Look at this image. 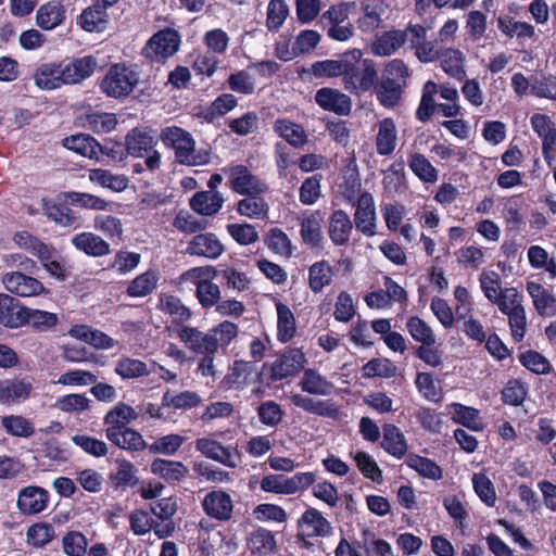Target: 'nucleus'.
Returning <instances> with one entry per match:
<instances>
[{"instance_id": "45", "label": "nucleus", "mask_w": 556, "mask_h": 556, "mask_svg": "<svg viewBox=\"0 0 556 556\" xmlns=\"http://www.w3.org/2000/svg\"><path fill=\"white\" fill-rule=\"evenodd\" d=\"M333 278V269L327 261L314 263L308 268V285L314 293H319L329 286Z\"/></svg>"}, {"instance_id": "38", "label": "nucleus", "mask_w": 556, "mask_h": 556, "mask_svg": "<svg viewBox=\"0 0 556 556\" xmlns=\"http://www.w3.org/2000/svg\"><path fill=\"white\" fill-rule=\"evenodd\" d=\"M277 339L282 343L289 342L295 334L296 325L292 311L283 303H276Z\"/></svg>"}, {"instance_id": "4", "label": "nucleus", "mask_w": 556, "mask_h": 556, "mask_svg": "<svg viewBox=\"0 0 556 556\" xmlns=\"http://www.w3.org/2000/svg\"><path fill=\"white\" fill-rule=\"evenodd\" d=\"M355 2H340L330 5L319 17V25L329 39L348 42L355 37L356 30L350 21Z\"/></svg>"}, {"instance_id": "39", "label": "nucleus", "mask_w": 556, "mask_h": 556, "mask_svg": "<svg viewBox=\"0 0 556 556\" xmlns=\"http://www.w3.org/2000/svg\"><path fill=\"white\" fill-rule=\"evenodd\" d=\"M109 14L93 4L85 9L77 17V24L86 31L100 33L106 28Z\"/></svg>"}, {"instance_id": "13", "label": "nucleus", "mask_w": 556, "mask_h": 556, "mask_svg": "<svg viewBox=\"0 0 556 556\" xmlns=\"http://www.w3.org/2000/svg\"><path fill=\"white\" fill-rule=\"evenodd\" d=\"M98 67V61L92 55L72 59L61 62L64 85L80 84L89 78Z\"/></svg>"}, {"instance_id": "17", "label": "nucleus", "mask_w": 556, "mask_h": 556, "mask_svg": "<svg viewBox=\"0 0 556 556\" xmlns=\"http://www.w3.org/2000/svg\"><path fill=\"white\" fill-rule=\"evenodd\" d=\"M384 8L375 0L361 1V14L356 20V28L363 34H374L382 25Z\"/></svg>"}, {"instance_id": "31", "label": "nucleus", "mask_w": 556, "mask_h": 556, "mask_svg": "<svg viewBox=\"0 0 556 556\" xmlns=\"http://www.w3.org/2000/svg\"><path fill=\"white\" fill-rule=\"evenodd\" d=\"M302 391L319 396H329L334 390V384L315 369H305L300 380Z\"/></svg>"}, {"instance_id": "48", "label": "nucleus", "mask_w": 556, "mask_h": 556, "mask_svg": "<svg viewBox=\"0 0 556 556\" xmlns=\"http://www.w3.org/2000/svg\"><path fill=\"white\" fill-rule=\"evenodd\" d=\"M248 548L252 554L267 555L276 548L275 536L266 529H256L248 538Z\"/></svg>"}, {"instance_id": "6", "label": "nucleus", "mask_w": 556, "mask_h": 556, "mask_svg": "<svg viewBox=\"0 0 556 556\" xmlns=\"http://www.w3.org/2000/svg\"><path fill=\"white\" fill-rule=\"evenodd\" d=\"M223 173L231 190L238 194H263L268 189L267 184L245 165L231 164L223 168Z\"/></svg>"}, {"instance_id": "54", "label": "nucleus", "mask_w": 556, "mask_h": 556, "mask_svg": "<svg viewBox=\"0 0 556 556\" xmlns=\"http://www.w3.org/2000/svg\"><path fill=\"white\" fill-rule=\"evenodd\" d=\"M23 319L24 325H29L39 331H47L58 324L56 314L29 307L25 308Z\"/></svg>"}, {"instance_id": "42", "label": "nucleus", "mask_w": 556, "mask_h": 556, "mask_svg": "<svg viewBox=\"0 0 556 556\" xmlns=\"http://www.w3.org/2000/svg\"><path fill=\"white\" fill-rule=\"evenodd\" d=\"M83 125L97 134H106L115 129L117 118L114 113L91 111L83 118Z\"/></svg>"}, {"instance_id": "52", "label": "nucleus", "mask_w": 556, "mask_h": 556, "mask_svg": "<svg viewBox=\"0 0 556 556\" xmlns=\"http://www.w3.org/2000/svg\"><path fill=\"white\" fill-rule=\"evenodd\" d=\"M442 70L456 79H463L466 75L464 70V54L456 49H446L441 55Z\"/></svg>"}, {"instance_id": "25", "label": "nucleus", "mask_w": 556, "mask_h": 556, "mask_svg": "<svg viewBox=\"0 0 556 556\" xmlns=\"http://www.w3.org/2000/svg\"><path fill=\"white\" fill-rule=\"evenodd\" d=\"M527 291L532 299L533 306L539 315L547 317L556 315V298L541 283L528 281Z\"/></svg>"}, {"instance_id": "61", "label": "nucleus", "mask_w": 556, "mask_h": 556, "mask_svg": "<svg viewBox=\"0 0 556 556\" xmlns=\"http://www.w3.org/2000/svg\"><path fill=\"white\" fill-rule=\"evenodd\" d=\"M492 304H495L505 315L523 308L522 295L514 287L504 288L496 300L492 302Z\"/></svg>"}, {"instance_id": "44", "label": "nucleus", "mask_w": 556, "mask_h": 556, "mask_svg": "<svg viewBox=\"0 0 556 556\" xmlns=\"http://www.w3.org/2000/svg\"><path fill=\"white\" fill-rule=\"evenodd\" d=\"M37 258L50 276L58 280H64L67 277L68 269L52 247L46 245Z\"/></svg>"}, {"instance_id": "30", "label": "nucleus", "mask_w": 556, "mask_h": 556, "mask_svg": "<svg viewBox=\"0 0 556 556\" xmlns=\"http://www.w3.org/2000/svg\"><path fill=\"white\" fill-rule=\"evenodd\" d=\"M273 129L280 138L294 148H301L308 141L307 134L302 125L288 118L276 119Z\"/></svg>"}, {"instance_id": "1", "label": "nucleus", "mask_w": 556, "mask_h": 556, "mask_svg": "<svg viewBox=\"0 0 556 556\" xmlns=\"http://www.w3.org/2000/svg\"><path fill=\"white\" fill-rule=\"evenodd\" d=\"M238 333V325L229 320H224L207 331L189 326L177 329L180 342L192 353L202 356L215 355L219 350L225 351Z\"/></svg>"}, {"instance_id": "49", "label": "nucleus", "mask_w": 556, "mask_h": 556, "mask_svg": "<svg viewBox=\"0 0 556 556\" xmlns=\"http://www.w3.org/2000/svg\"><path fill=\"white\" fill-rule=\"evenodd\" d=\"M498 29L509 38L514 36L518 38H533L535 36V28L533 25L522 21H516L507 16L497 18Z\"/></svg>"}, {"instance_id": "32", "label": "nucleus", "mask_w": 556, "mask_h": 556, "mask_svg": "<svg viewBox=\"0 0 556 556\" xmlns=\"http://www.w3.org/2000/svg\"><path fill=\"white\" fill-rule=\"evenodd\" d=\"M63 146L88 159H99V154L103 153L100 143L90 135L77 134L66 137L63 140Z\"/></svg>"}, {"instance_id": "24", "label": "nucleus", "mask_w": 556, "mask_h": 556, "mask_svg": "<svg viewBox=\"0 0 556 556\" xmlns=\"http://www.w3.org/2000/svg\"><path fill=\"white\" fill-rule=\"evenodd\" d=\"M35 85L41 90H53L64 85L61 63H43L33 75Z\"/></svg>"}, {"instance_id": "19", "label": "nucleus", "mask_w": 556, "mask_h": 556, "mask_svg": "<svg viewBox=\"0 0 556 556\" xmlns=\"http://www.w3.org/2000/svg\"><path fill=\"white\" fill-rule=\"evenodd\" d=\"M323 222L319 211L311 212L301 218V238L312 249H323L324 247Z\"/></svg>"}, {"instance_id": "64", "label": "nucleus", "mask_w": 556, "mask_h": 556, "mask_svg": "<svg viewBox=\"0 0 556 556\" xmlns=\"http://www.w3.org/2000/svg\"><path fill=\"white\" fill-rule=\"evenodd\" d=\"M63 551L67 556H85L88 541L86 536L78 531L67 532L62 540Z\"/></svg>"}, {"instance_id": "58", "label": "nucleus", "mask_w": 556, "mask_h": 556, "mask_svg": "<svg viewBox=\"0 0 556 556\" xmlns=\"http://www.w3.org/2000/svg\"><path fill=\"white\" fill-rule=\"evenodd\" d=\"M404 179V162H393L386 170H383L382 185L384 191L390 195H394L402 188Z\"/></svg>"}, {"instance_id": "16", "label": "nucleus", "mask_w": 556, "mask_h": 556, "mask_svg": "<svg viewBox=\"0 0 556 556\" xmlns=\"http://www.w3.org/2000/svg\"><path fill=\"white\" fill-rule=\"evenodd\" d=\"M33 384L28 379H4L0 381V404H21L30 397Z\"/></svg>"}, {"instance_id": "50", "label": "nucleus", "mask_w": 556, "mask_h": 556, "mask_svg": "<svg viewBox=\"0 0 556 556\" xmlns=\"http://www.w3.org/2000/svg\"><path fill=\"white\" fill-rule=\"evenodd\" d=\"M346 66H349V58L343 55L340 60L317 61L312 64L311 72L315 77H344Z\"/></svg>"}, {"instance_id": "7", "label": "nucleus", "mask_w": 556, "mask_h": 556, "mask_svg": "<svg viewBox=\"0 0 556 556\" xmlns=\"http://www.w3.org/2000/svg\"><path fill=\"white\" fill-rule=\"evenodd\" d=\"M138 83L137 73L119 65L112 66L101 81L102 91L112 98L128 96Z\"/></svg>"}, {"instance_id": "18", "label": "nucleus", "mask_w": 556, "mask_h": 556, "mask_svg": "<svg viewBox=\"0 0 556 556\" xmlns=\"http://www.w3.org/2000/svg\"><path fill=\"white\" fill-rule=\"evenodd\" d=\"M315 101L324 110L339 115H348L352 109L351 98L338 89H319L315 94Z\"/></svg>"}, {"instance_id": "60", "label": "nucleus", "mask_w": 556, "mask_h": 556, "mask_svg": "<svg viewBox=\"0 0 556 556\" xmlns=\"http://www.w3.org/2000/svg\"><path fill=\"white\" fill-rule=\"evenodd\" d=\"M406 464L425 478L432 480L442 478V469L429 458L413 454L407 457Z\"/></svg>"}, {"instance_id": "27", "label": "nucleus", "mask_w": 556, "mask_h": 556, "mask_svg": "<svg viewBox=\"0 0 556 556\" xmlns=\"http://www.w3.org/2000/svg\"><path fill=\"white\" fill-rule=\"evenodd\" d=\"M223 251V244L213 233L197 235L187 248L189 254L207 258H217Z\"/></svg>"}, {"instance_id": "8", "label": "nucleus", "mask_w": 556, "mask_h": 556, "mask_svg": "<svg viewBox=\"0 0 556 556\" xmlns=\"http://www.w3.org/2000/svg\"><path fill=\"white\" fill-rule=\"evenodd\" d=\"M181 37L172 28H165L156 33L147 43L144 53L147 58L164 61L173 56L180 47Z\"/></svg>"}, {"instance_id": "23", "label": "nucleus", "mask_w": 556, "mask_h": 556, "mask_svg": "<svg viewBox=\"0 0 556 556\" xmlns=\"http://www.w3.org/2000/svg\"><path fill=\"white\" fill-rule=\"evenodd\" d=\"M299 527L307 536H327L332 532L331 523L316 508H308L302 514Z\"/></svg>"}, {"instance_id": "55", "label": "nucleus", "mask_w": 556, "mask_h": 556, "mask_svg": "<svg viewBox=\"0 0 556 556\" xmlns=\"http://www.w3.org/2000/svg\"><path fill=\"white\" fill-rule=\"evenodd\" d=\"M185 438L177 433H170L159 438L153 443L147 445L141 439V448L146 447L151 453L164 455H174L184 444Z\"/></svg>"}, {"instance_id": "46", "label": "nucleus", "mask_w": 556, "mask_h": 556, "mask_svg": "<svg viewBox=\"0 0 556 556\" xmlns=\"http://www.w3.org/2000/svg\"><path fill=\"white\" fill-rule=\"evenodd\" d=\"M201 403V395L194 391H182L179 393H170L167 391L162 397V407H173L179 410L194 408Z\"/></svg>"}, {"instance_id": "14", "label": "nucleus", "mask_w": 556, "mask_h": 556, "mask_svg": "<svg viewBox=\"0 0 556 556\" xmlns=\"http://www.w3.org/2000/svg\"><path fill=\"white\" fill-rule=\"evenodd\" d=\"M376 205L372 195L368 192L361 194L356 202L354 223L363 235L372 237L376 235Z\"/></svg>"}, {"instance_id": "57", "label": "nucleus", "mask_w": 556, "mask_h": 556, "mask_svg": "<svg viewBox=\"0 0 556 556\" xmlns=\"http://www.w3.org/2000/svg\"><path fill=\"white\" fill-rule=\"evenodd\" d=\"M237 106V99L230 93H224L217 97L211 105L201 113L202 117L213 123L215 118L224 116Z\"/></svg>"}, {"instance_id": "3", "label": "nucleus", "mask_w": 556, "mask_h": 556, "mask_svg": "<svg viewBox=\"0 0 556 556\" xmlns=\"http://www.w3.org/2000/svg\"><path fill=\"white\" fill-rule=\"evenodd\" d=\"M349 58L343 77L345 90L351 93H362L370 90L378 80L376 63L370 59L363 58V51L358 48L351 49L344 53Z\"/></svg>"}, {"instance_id": "56", "label": "nucleus", "mask_w": 556, "mask_h": 556, "mask_svg": "<svg viewBox=\"0 0 556 556\" xmlns=\"http://www.w3.org/2000/svg\"><path fill=\"white\" fill-rule=\"evenodd\" d=\"M160 309L172 316L174 321L184 323L190 319L191 313L187 306L182 304L180 299L170 294H163L160 298Z\"/></svg>"}, {"instance_id": "34", "label": "nucleus", "mask_w": 556, "mask_h": 556, "mask_svg": "<svg viewBox=\"0 0 556 556\" xmlns=\"http://www.w3.org/2000/svg\"><path fill=\"white\" fill-rule=\"evenodd\" d=\"M447 409L452 415V419L456 424H460L473 431H481L484 429V422L480 417L478 409L459 403H452L447 405Z\"/></svg>"}, {"instance_id": "2", "label": "nucleus", "mask_w": 556, "mask_h": 556, "mask_svg": "<svg viewBox=\"0 0 556 556\" xmlns=\"http://www.w3.org/2000/svg\"><path fill=\"white\" fill-rule=\"evenodd\" d=\"M161 139L175 151V156L180 164L188 166H202L211 162V151L195 149V140L187 130L170 126L161 134Z\"/></svg>"}, {"instance_id": "29", "label": "nucleus", "mask_w": 556, "mask_h": 556, "mask_svg": "<svg viewBox=\"0 0 556 556\" xmlns=\"http://www.w3.org/2000/svg\"><path fill=\"white\" fill-rule=\"evenodd\" d=\"M65 20L64 5L56 0L49 1L39 7L36 13L37 25L45 30H52Z\"/></svg>"}, {"instance_id": "5", "label": "nucleus", "mask_w": 556, "mask_h": 556, "mask_svg": "<svg viewBox=\"0 0 556 556\" xmlns=\"http://www.w3.org/2000/svg\"><path fill=\"white\" fill-rule=\"evenodd\" d=\"M315 473L311 471L296 472L291 477L280 473H269L262 478L260 486L262 491L267 493L292 495L306 490L315 483Z\"/></svg>"}, {"instance_id": "47", "label": "nucleus", "mask_w": 556, "mask_h": 556, "mask_svg": "<svg viewBox=\"0 0 556 556\" xmlns=\"http://www.w3.org/2000/svg\"><path fill=\"white\" fill-rule=\"evenodd\" d=\"M237 212L241 216L260 219L266 217L268 205L261 194H245V198L237 203Z\"/></svg>"}, {"instance_id": "36", "label": "nucleus", "mask_w": 556, "mask_h": 556, "mask_svg": "<svg viewBox=\"0 0 556 556\" xmlns=\"http://www.w3.org/2000/svg\"><path fill=\"white\" fill-rule=\"evenodd\" d=\"M151 471L168 482H179L187 477L189 469L180 462L157 458L151 464Z\"/></svg>"}, {"instance_id": "37", "label": "nucleus", "mask_w": 556, "mask_h": 556, "mask_svg": "<svg viewBox=\"0 0 556 556\" xmlns=\"http://www.w3.org/2000/svg\"><path fill=\"white\" fill-rule=\"evenodd\" d=\"M68 333L71 337L81 340L97 349H110L114 345V340L111 337L86 325H76L71 328Z\"/></svg>"}, {"instance_id": "41", "label": "nucleus", "mask_w": 556, "mask_h": 556, "mask_svg": "<svg viewBox=\"0 0 556 556\" xmlns=\"http://www.w3.org/2000/svg\"><path fill=\"white\" fill-rule=\"evenodd\" d=\"M91 182L108 188L114 192H121L128 186V179L124 175H116L108 169L92 168L88 170Z\"/></svg>"}, {"instance_id": "10", "label": "nucleus", "mask_w": 556, "mask_h": 556, "mask_svg": "<svg viewBox=\"0 0 556 556\" xmlns=\"http://www.w3.org/2000/svg\"><path fill=\"white\" fill-rule=\"evenodd\" d=\"M2 283L9 292L20 296H36L45 291L41 281L20 270L5 273Z\"/></svg>"}, {"instance_id": "15", "label": "nucleus", "mask_w": 556, "mask_h": 556, "mask_svg": "<svg viewBox=\"0 0 556 556\" xmlns=\"http://www.w3.org/2000/svg\"><path fill=\"white\" fill-rule=\"evenodd\" d=\"M202 507L207 516L228 521L232 517L233 502L229 493L219 489L205 494Z\"/></svg>"}, {"instance_id": "22", "label": "nucleus", "mask_w": 556, "mask_h": 556, "mask_svg": "<svg viewBox=\"0 0 556 556\" xmlns=\"http://www.w3.org/2000/svg\"><path fill=\"white\" fill-rule=\"evenodd\" d=\"M26 306L18 300L4 293H0V324L8 328H20L24 326V314Z\"/></svg>"}, {"instance_id": "9", "label": "nucleus", "mask_w": 556, "mask_h": 556, "mask_svg": "<svg viewBox=\"0 0 556 556\" xmlns=\"http://www.w3.org/2000/svg\"><path fill=\"white\" fill-rule=\"evenodd\" d=\"M49 492L38 485H27L17 493L16 507L23 515H37L47 509Z\"/></svg>"}, {"instance_id": "51", "label": "nucleus", "mask_w": 556, "mask_h": 556, "mask_svg": "<svg viewBox=\"0 0 556 556\" xmlns=\"http://www.w3.org/2000/svg\"><path fill=\"white\" fill-rule=\"evenodd\" d=\"M105 435L109 441L123 450H138L139 433L132 428L127 427L119 430H114V428H105Z\"/></svg>"}, {"instance_id": "59", "label": "nucleus", "mask_w": 556, "mask_h": 556, "mask_svg": "<svg viewBox=\"0 0 556 556\" xmlns=\"http://www.w3.org/2000/svg\"><path fill=\"white\" fill-rule=\"evenodd\" d=\"M91 401L84 394H67L56 399L54 407L68 414H80L90 408Z\"/></svg>"}, {"instance_id": "63", "label": "nucleus", "mask_w": 556, "mask_h": 556, "mask_svg": "<svg viewBox=\"0 0 556 556\" xmlns=\"http://www.w3.org/2000/svg\"><path fill=\"white\" fill-rule=\"evenodd\" d=\"M289 15V7L285 0H270L267 7L266 26L269 30H278Z\"/></svg>"}, {"instance_id": "62", "label": "nucleus", "mask_w": 556, "mask_h": 556, "mask_svg": "<svg viewBox=\"0 0 556 556\" xmlns=\"http://www.w3.org/2000/svg\"><path fill=\"white\" fill-rule=\"evenodd\" d=\"M407 330L412 338L420 342L421 345H433L435 343V336L431 327L419 317H410L407 321Z\"/></svg>"}, {"instance_id": "12", "label": "nucleus", "mask_w": 556, "mask_h": 556, "mask_svg": "<svg viewBox=\"0 0 556 556\" xmlns=\"http://www.w3.org/2000/svg\"><path fill=\"white\" fill-rule=\"evenodd\" d=\"M305 355L299 349H290L270 365V379L282 380L295 376L304 366Z\"/></svg>"}, {"instance_id": "28", "label": "nucleus", "mask_w": 556, "mask_h": 556, "mask_svg": "<svg viewBox=\"0 0 556 556\" xmlns=\"http://www.w3.org/2000/svg\"><path fill=\"white\" fill-rule=\"evenodd\" d=\"M76 250L89 256L99 257L110 253V244L93 232H80L71 239Z\"/></svg>"}, {"instance_id": "43", "label": "nucleus", "mask_w": 556, "mask_h": 556, "mask_svg": "<svg viewBox=\"0 0 556 556\" xmlns=\"http://www.w3.org/2000/svg\"><path fill=\"white\" fill-rule=\"evenodd\" d=\"M136 418L137 412L131 406L125 403H118L105 414L103 422L106 428L119 430L127 428Z\"/></svg>"}, {"instance_id": "40", "label": "nucleus", "mask_w": 556, "mask_h": 556, "mask_svg": "<svg viewBox=\"0 0 556 556\" xmlns=\"http://www.w3.org/2000/svg\"><path fill=\"white\" fill-rule=\"evenodd\" d=\"M382 447L390 455L401 458L407 452V443L402 431L394 425L383 426Z\"/></svg>"}, {"instance_id": "35", "label": "nucleus", "mask_w": 556, "mask_h": 556, "mask_svg": "<svg viewBox=\"0 0 556 556\" xmlns=\"http://www.w3.org/2000/svg\"><path fill=\"white\" fill-rule=\"evenodd\" d=\"M0 425L7 434L15 438L28 439L36 431L30 419L17 414L2 416Z\"/></svg>"}, {"instance_id": "20", "label": "nucleus", "mask_w": 556, "mask_h": 556, "mask_svg": "<svg viewBox=\"0 0 556 556\" xmlns=\"http://www.w3.org/2000/svg\"><path fill=\"white\" fill-rule=\"evenodd\" d=\"M407 41V34L402 29H391L377 36L372 41L370 51L376 56H390Z\"/></svg>"}, {"instance_id": "11", "label": "nucleus", "mask_w": 556, "mask_h": 556, "mask_svg": "<svg viewBox=\"0 0 556 556\" xmlns=\"http://www.w3.org/2000/svg\"><path fill=\"white\" fill-rule=\"evenodd\" d=\"M195 448L205 457L218 462L229 468H236L239 463L237 448L223 446L216 440L200 438L195 441Z\"/></svg>"}, {"instance_id": "53", "label": "nucleus", "mask_w": 556, "mask_h": 556, "mask_svg": "<svg viewBox=\"0 0 556 556\" xmlns=\"http://www.w3.org/2000/svg\"><path fill=\"white\" fill-rule=\"evenodd\" d=\"M408 165L412 172L424 182L434 184L439 178L438 170L430 161L420 153L412 154Z\"/></svg>"}, {"instance_id": "21", "label": "nucleus", "mask_w": 556, "mask_h": 556, "mask_svg": "<svg viewBox=\"0 0 556 556\" xmlns=\"http://www.w3.org/2000/svg\"><path fill=\"white\" fill-rule=\"evenodd\" d=\"M353 230V223L343 210H336L329 217L328 236L336 247L345 245Z\"/></svg>"}, {"instance_id": "33", "label": "nucleus", "mask_w": 556, "mask_h": 556, "mask_svg": "<svg viewBox=\"0 0 556 556\" xmlns=\"http://www.w3.org/2000/svg\"><path fill=\"white\" fill-rule=\"evenodd\" d=\"M397 130L392 118H384L378 125L376 149L379 155H390L396 147Z\"/></svg>"}, {"instance_id": "26", "label": "nucleus", "mask_w": 556, "mask_h": 556, "mask_svg": "<svg viewBox=\"0 0 556 556\" xmlns=\"http://www.w3.org/2000/svg\"><path fill=\"white\" fill-rule=\"evenodd\" d=\"M224 202L219 191H199L190 199V207L200 215L213 216L222 210Z\"/></svg>"}]
</instances>
